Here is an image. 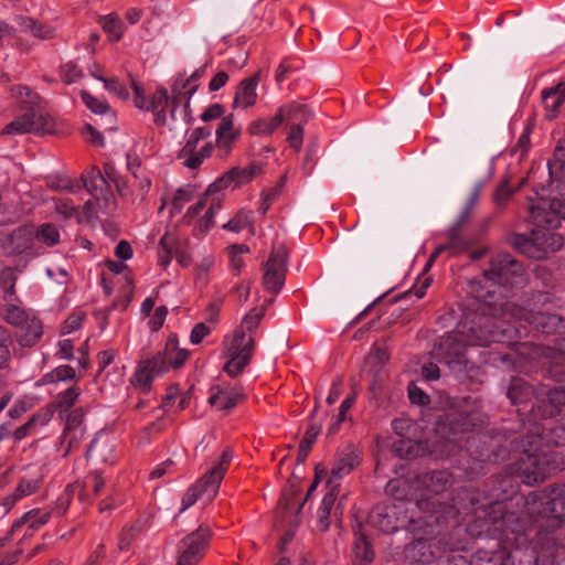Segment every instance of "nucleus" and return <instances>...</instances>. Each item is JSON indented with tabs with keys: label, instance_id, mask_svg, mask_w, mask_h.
<instances>
[{
	"label": "nucleus",
	"instance_id": "nucleus-1",
	"mask_svg": "<svg viewBox=\"0 0 565 565\" xmlns=\"http://www.w3.org/2000/svg\"><path fill=\"white\" fill-rule=\"evenodd\" d=\"M524 281L523 265L509 254H500L491 260L490 268L483 271V282H470V292L482 302L478 312L467 317L440 342L446 363L460 362L467 345L483 347L512 338L515 329L498 326V320H503L511 310L505 305H512L501 299L508 297L509 289Z\"/></svg>",
	"mask_w": 565,
	"mask_h": 565
},
{
	"label": "nucleus",
	"instance_id": "nucleus-2",
	"mask_svg": "<svg viewBox=\"0 0 565 565\" xmlns=\"http://www.w3.org/2000/svg\"><path fill=\"white\" fill-rule=\"evenodd\" d=\"M265 312L266 306L250 309L249 312L244 316L239 328L234 332L233 338L227 344L224 352L227 361L223 366V371L231 377L239 375L250 363L255 349V340L252 332L257 329Z\"/></svg>",
	"mask_w": 565,
	"mask_h": 565
},
{
	"label": "nucleus",
	"instance_id": "nucleus-3",
	"mask_svg": "<svg viewBox=\"0 0 565 565\" xmlns=\"http://www.w3.org/2000/svg\"><path fill=\"white\" fill-rule=\"evenodd\" d=\"M189 358L185 349H179L175 339H169L162 351L152 359L143 360L137 366L131 383L143 394L151 390L156 376L168 372L171 369L181 367Z\"/></svg>",
	"mask_w": 565,
	"mask_h": 565
},
{
	"label": "nucleus",
	"instance_id": "nucleus-4",
	"mask_svg": "<svg viewBox=\"0 0 565 565\" xmlns=\"http://www.w3.org/2000/svg\"><path fill=\"white\" fill-rule=\"evenodd\" d=\"M385 493L402 504L404 516L423 515L424 479L420 468L411 465L406 476L390 480L385 486Z\"/></svg>",
	"mask_w": 565,
	"mask_h": 565
},
{
	"label": "nucleus",
	"instance_id": "nucleus-5",
	"mask_svg": "<svg viewBox=\"0 0 565 565\" xmlns=\"http://www.w3.org/2000/svg\"><path fill=\"white\" fill-rule=\"evenodd\" d=\"M392 428L398 436L392 445L393 451L399 458L412 460L424 454V427L419 422L408 417L396 418L392 422Z\"/></svg>",
	"mask_w": 565,
	"mask_h": 565
},
{
	"label": "nucleus",
	"instance_id": "nucleus-6",
	"mask_svg": "<svg viewBox=\"0 0 565 565\" xmlns=\"http://www.w3.org/2000/svg\"><path fill=\"white\" fill-rule=\"evenodd\" d=\"M505 307H508V303L505 305ZM509 307H511V310L508 312V315H505V318L503 320H502V318L498 320L499 327H502V328L510 327L511 328V326H510L511 319H520V320L524 319L530 324H533L535 329H537L541 332L546 333V334L555 333L564 327L561 317H558L557 315L540 312V311L527 312L521 308L515 307L514 305H509ZM512 329H515L516 331H514L512 333L511 340L513 339V335L515 333L520 334V331L516 329V327H512ZM505 341H510V339L504 340L503 342H505Z\"/></svg>",
	"mask_w": 565,
	"mask_h": 565
},
{
	"label": "nucleus",
	"instance_id": "nucleus-7",
	"mask_svg": "<svg viewBox=\"0 0 565 565\" xmlns=\"http://www.w3.org/2000/svg\"><path fill=\"white\" fill-rule=\"evenodd\" d=\"M533 237H526L523 234H515L511 238V245L525 254L526 256L535 259H541L546 256L547 248L552 250L558 249L563 245L562 237L554 233H540L532 231Z\"/></svg>",
	"mask_w": 565,
	"mask_h": 565
},
{
	"label": "nucleus",
	"instance_id": "nucleus-8",
	"mask_svg": "<svg viewBox=\"0 0 565 565\" xmlns=\"http://www.w3.org/2000/svg\"><path fill=\"white\" fill-rule=\"evenodd\" d=\"M288 265V250L284 244L271 249L268 260L264 264L262 284L266 291L277 295L285 285Z\"/></svg>",
	"mask_w": 565,
	"mask_h": 565
},
{
	"label": "nucleus",
	"instance_id": "nucleus-9",
	"mask_svg": "<svg viewBox=\"0 0 565 565\" xmlns=\"http://www.w3.org/2000/svg\"><path fill=\"white\" fill-rule=\"evenodd\" d=\"M541 504L543 505V502ZM540 513L537 535L540 541H544L547 533L554 532L564 522L565 486L553 489L552 498L544 503V508Z\"/></svg>",
	"mask_w": 565,
	"mask_h": 565
},
{
	"label": "nucleus",
	"instance_id": "nucleus-10",
	"mask_svg": "<svg viewBox=\"0 0 565 565\" xmlns=\"http://www.w3.org/2000/svg\"><path fill=\"white\" fill-rule=\"evenodd\" d=\"M205 72V67H200L192 73L190 77L179 76L173 85H172V109L170 111V118L172 121L177 120L175 110L181 105L184 104L183 109V118L184 121L191 122V114H190V99L192 95L196 92L199 84L198 81L203 76Z\"/></svg>",
	"mask_w": 565,
	"mask_h": 565
},
{
	"label": "nucleus",
	"instance_id": "nucleus-11",
	"mask_svg": "<svg viewBox=\"0 0 565 565\" xmlns=\"http://www.w3.org/2000/svg\"><path fill=\"white\" fill-rule=\"evenodd\" d=\"M131 85L135 92V105L139 109L152 111L154 114V122L158 126L168 125V116L166 108L172 109L171 98L164 87H159L153 93L152 97L148 99L140 86L132 79Z\"/></svg>",
	"mask_w": 565,
	"mask_h": 565
},
{
	"label": "nucleus",
	"instance_id": "nucleus-12",
	"mask_svg": "<svg viewBox=\"0 0 565 565\" xmlns=\"http://www.w3.org/2000/svg\"><path fill=\"white\" fill-rule=\"evenodd\" d=\"M211 530L201 525L180 542L177 565H196L204 556L211 539Z\"/></svg>",
	"mask_w": 565,
	"mask_h": 565
},
{
	"label": "nucleus",
	"instance_id": "nucleus-13",
	"mask_svg": "<svg viewBox=\"0 0 565 565\" xmlns=\"http://www.w3.org/2000/svg\"><path fill=\"white\" fill-rule=\"evenodd\" d=\"M369 522L383 533H394L407 524L402 504H376L369 514Z\"/></svg>",
	"mask_w": 565,
	"mask_h": 565
},
{
	"label": "nucleus",
	"instance_id": "nucleus-14",
	"mask_svg": "<svg viewBox=\"0 0 565 565\" xmlns=\"http://www.w3.org/2000/svg\"><path fill=\"white\" fill-rule=\"evenodd\" d=\"M34 235V226H19L0 237V247L7 255L36 256L40 252L35 248Z\"/></svg>",
	"mask_w": 565,
	"mask_h": 565
},
{
	"label": "nucleus",
	"instance_id": "nucleus-15",
	"mask_svg": "<svg viewBox=\"0 0 565 565\" xmlns=\"http://www.w3.org/2000/svg\"><path fill=\"white\" fill-rule=\"evenodd\" d=\"M52 129L47 115L38 109H25V113L9 122L4 129L6 135L46 134Z\"/></svg>",
	"mask_w": 565,
	"mask_h": 565
},
{
	"label": "nucleus",
	"instance_id": "nucleus-16",
	"mask_svg": "<svg viewBox=\"0 0 565 565\" xmlns=\"http://www.w3.org/2000/svg\"><path fill=\"white\" fill-rule=\"evenodd\" d=\"M306 106L299 104H290L280 107L273 118H258L252 121L247 131L254 136L271 135L285 120L298 119V115L305 116Z\"/></svg>",
	"mask_w": 565,
	"mask_h": 565
},
{
	"label": "nucleus",
	"instance_id": "nucleus-17",
	"mask_svg": "<svg viewBox=\"0 0 565 565\" xmlns=\"http://www.w3.org/2000/svg\"><path fill=\"white\" fill-rule=\"evenodd\" d=\"M260 173L262 168L255 163H250L245 168H232L207 186L206 195L218 194L227 188H239L252 181Z\"/></svg>",
	"mask_w": 565,
	"mask_h": 565
},
{
	"label": "nucleus",
	"instance_id": "nucleus-18",
	"mask_svg": "<svg viewBox=\"0 0 565 565\" xmlns=\"http://www.w3.org/2000/svg\"><path fill=\"white\" fill-rule=\"evenodd\" d=\"M405 530L412 535V541L405 545L404 557L412 564L420 563L424 557V515H405Z\"/></svg>",
	"mask_w": 565,
	"mask_h": 565
},
{
	"label": "nucleus",
	"instance_id": "nucleus-19",
	"mask_svg": "<svg viewBox=\"0 0 565 565\" xmlns=\"http://www.w3.org/2000/svg\"><path fill=\"white\" fill-rule=\"evenodd\" d=\"M559 218L565 220V199H553L550 211L539 205L530 207V221L537 227L555 228L559 225Z\"/></svg>",
	"mask_w": 565,
	"mask_h": 565
},
{
	"label": "nucleus",
	"instance_id": "nucleus-20",
	"mask_svg": "<svg viewBox=\"0 0 565 565\" xmlns=\"http://www.w3.org/2000/svg\"><path fill=\"white\" fill-rule=\"evenodd\" d=\"M241 135V128L234 125L233 114L222 117L221 122L215 131L216 140L214 149L221 159L226 158L233 149V146Z\"/></svg>",
	"mask_w": 565,
	"mask_h": 565
},
{
	"label": "nucleus",
	"instance_id": "nucleus-21",
	"mask_svg": "<svg viewBox=\"0 0 565 565\" xmlns=\"http://www.w3.org/2000/svg\"><path fill=\"white\" fill-rule=\"evenodd\" d=\"M213 150L214 142L212 141H207L199 147V143L186 140L178 152V159L183 167L190 170H196L212 156Z\"/></svg>",
	"mask_w": 565,
	"mask_h": 565
},
{
	"label": "nucleus",
	"instance_id": "nucleus-22",
	"mask_svg": "<svg viewBox=\"0 0 565 565\" xmlns=\"http://www.w3.org/2000/svg\"><path fill=\"white\" fill-rule=\"evenodd\" d=\"M359 463L360 452L358 449L351 444L344 446L337 452L329 480H333V484H339L338 481L348 476Z\"/></svg>",
	"mask_w": 565,
	"mask_h": 565
},
{
	"label": "nucleus",
	"instance_id": "nucleus-23",
	"mask_svg": "<svg viewBox=\"0 0 565 565\" xmlns=\"http://www.w3.org/2000/svg\"><path fill=\"white\" fill-rule=\"evenodd\" d=\"M522 465L524 482L530 486L544 481L550 472V460L546 455L527 454Z\"/></svg>",
	"mask_w": 565,
	"mask_h": 565
},
{
	"label": "nucleus",
	"instance_id": "nucleus-24",
	"mask_svg": "<svg viewBox=\"0 0 565 565\" xmlns=\"http://www.w3.org/2000/svg\"><path fill=\"white\" fill-rule=\"evenodd\" d=\"M405 373L411 376L407 384V393L411 403L419 406L424 405V391L418 385L424 381V364L417 360H409L405 366Z\"/></svg>",
	"mask_w": 565,
	"mask_h": 565
},
{
	"label": "nucleus",
	"instance_id": "nucleus-25",
	"mask_svg": "<svg viewBox=\"0 0 565 565\" xmlns=\"http://www.w3.org/2000/svg\"><path fill=\"white\" fill-rule=\"evenodd\" d=\"M258 82L259 73H256L250 77L244 78L238 84L233 103L234 108L246 109L256 104Z\"/></svg>",
	"mask_w": 565,
	"mask_h": 565
},
{
	"label": "nucleus",
	"instance_id": "nucleus-26",
	"mask_svg": "<svg viewBox=\"0 0 565 565\" xmlns=\"http://www.w3.org/2000/svg\"><path fill=\"white\" fill-rule=\"evenodd\" d=\"M328 493L323 497L317 511L318 525L321 531H327L330 526V513L334 505L340 484H333V480H328Z\"/></svg>",
	"mask_w": 565,
	"mask_h": 565
},
{
	"label": "nucleus",
	"instance_id": "nucleus-27",
	"mask_svg": "<svg viewBox=\"0 0 565 565\" xmlns=\"http://www.w3.org/2000/svg\"><path fill=\"white\" fill-rule=\"evenodd\" d=\"M223 479L224 476L221 469L211 468L196 480L194 486L202 495H206L209 500H213L218 492Z\"/></svg>",
	"mask_w": 565,
	"mask_h": 565
},
{
	"label": "nucleus",
	"instance_id": "nucleus-28",
	"mask_svg": "<svg viewBox=\"0 0 565 565\" xmlns=\"http://www.w3.org/2000/svg\"><path fill=\"white\" fill-rule=\"evenodd\" d=\"M542 100L547 111L548 119L555 118L559 107L565 102V83L544 89L542 92Z\"/></svg>",
	"mask_w": 565,
	"mask_h": 565
},
{
	"label": "nucleus",
	"instance_id": "nucleus-29",
	"mask_svg": "<svg viewBox=\"0 0 565 565\" xmlns=\"http://www.w3.org/2000/svg\"><path fill=\"white\" fill-rule=\"evenodd\" d=\"M355 542L353 545V565H370L374 559V552L370 542L361 533H355Z\"/></svg>",
	"mask_w": 565,
	"mask_h": 565
},
{
	"label": "nucleus",
	"instance_id": "nucleus-30",
	"mask_svg": "<svg viewBox=\"0 0 565 565\" xmlns=\"http://www.w3.org/2000/svg\"><path fill=\"white\" fill-rule=\"evenodd\" d=\"M19 329V343L22 347L34 345L43 334L42 323L34 315L30 317V321L24 324V328Z\"/></svg>",
	"mask_w": 565,
	"mask_h": 565
},
{
	"label": "nucleus",
	"instance_id": "nucleus-31",
	"mask_svg": "<svg viewBox=\"0 0 565 565\" xmlns=\"http://www.w3.org/2000/svg\"><path fill=\"white\" fill-rule=\"evenodd\" d=\"M135 182L132 184V204L140 205L146 202L151 189V179L145 172H132Z\"/></svg>",
	"mask_w": 565,
	"mask_h": 565
},
{
	"label": "nucleus",
	"instance_id": "nucleus-32",
	"mask_svg": "<svg viewBox=\"0 0 565 565\" xmlns=\"http://www.w3.org/2000/svg\"><path fill=\"white\" fill-rule=\"evenodd\" d=\"M76 372L71 365H60L52 370L51 372L45 373L38 382L36 386L72 381L75 380Z\"/></svg>",
	"mask_w": 565,
	"mask_h": 565
},
{
	"label": "nucleus",
	"instance_id": "nucleus-33",
	"mask_svg": "<svg viewBox=\"0 0 565 565\" xmlns=\"http://www.w3.org/2000/svg\"><path fill=\"white\" fill-rule=\"evenodd\" d=\"M84 186L94 198L98 199L108 190V182L100 170L93 169L84 179Z\"/></svg>",
	"mask_w": 565,
	"mask_h": 565
},
{
	"label": "nucleus",
	"instance_id": "nucleus-34",
	"mask_svg": "<svg viewBox=\"0 0 565 565\" xmlns=\"http://www.w3.org/2000/svg\"><path fill=\"white\" fill-rule=\"evenodd\" d=\"M486 180H480V181H477L471 190V193L458 217V223L459 224H462L465 222H467L475 209L477 207L478 203H479V200H480V195H481V192L486 185Z\"/></svg>",
	"mask_w": 565,
	"mask_h": 565
},
{
	"label": "nucleus",
	"instance_id": "nucleus-35",
	"mask_svg": "<svg viewBox=\"0 0 565 565\" xmlns=\"http://www.w3.org/2000/svg\"><path fill=\"white\" fill-rule=\"evenodd\" d=\"M11 96L15 98L22 109H36L39 95L31 90L28 86L15 85L10 88Z\"/></svg>",
	"mask_w": 565,
	"mask_h": 565
},
{
	"label": "nucleus",
	"instance_id": "nucleus-36",
	"mask_svg": "<svg viewBox=\"0 0 565 565\" xmlns=\"http://www.w3.org/2000/svg\"><path fill=\"white\" fill-rule=\"evenodd\" d=\"M34 234L35 248L38 249V243H43L47 246H54L60 242L58 230L51 223H45L42 224L39 228H34Z\"/></svg>",
	"mask_w": 565,
	"mask_h": 565
},
{
	"label": "nucleus",
	"instance_id": "nucleus-37",
	"mask_svg": "<svg viewBox=\"0 0 565 565\" xmlns=\"http://www.w3.org/2000/svg\"><path fill=\"white\" fill-rule=\"evenodd\" d=\"M81 392L82 391L77 385H73L67 390L60 392L54 399V407L60 412H67L77 402Z\"/></svg>",
	"mask_w": 565,
	"mask_h": 565
},
{
	"label": "nucleus",
	"instance_id": "nucleus-38",
	"mask_svg": "<svg viewBox=\"0 0 565 565\" xmlns=\"http://www.w3.org/2000/svg\"><path fill=\"white\" fill-rule=\"evenodd\" d=\"M320 430H321V426L316 425V424L310 425L309 428L306 430L305 437H303L302 441L300 443L299 449H298V457H297L298 462H303L306 460V458L308 457V455L311 450L313 443L316 441L318 435L320 434Z\"/></svg>",
	"mask_w": 565,
	"mask_h": 565
},
{
	"label": "nucleus",
	"instance_id": "nucleus-39",
	"mask_svg": "<svg viewBox=\"0 0 565 565\" xmlns=\"http://www.w3.org/2000/svg\"><path fill=\"white\" fill-rule=\"evenodd\" d=\"M308 120V110L306 109L305 116L301 114L298 115V119H292V125L290 126V131L288 134L287 140L290 143V146L296 150L299 151L302 146V139H303V129H302V122H306Z\"/></svg>",
	"mask_w": 565,
	"mask_h": 565
},
{
	"label": "nucleus",
	"instance_id": "nucleus-40",
	"mask_svg": "<svg viewBox=\"0 0 565 565\" xmlns=\"http://www.w3.org/2000/svg\"><path fill=\"white\" fill-rule=\"evenodd\" d=\"M532 394V388L521 379H514L508 391V397L513 404L526 402Z\"/></svg>",
	"mask_w": 565,
	"mask_h": 565
},
{
	"label": "nucleus",
	"instance_id": "nucleus-41",
	"mask_svg": "<svg viewBox=\"0 0 565 565\" xmlns=\"http://www.w3.org/2000/svg\"><path fill=\"white\" fill-rule=\"evenodd\" d=\"M547 401L552 405L550 411L544 413V416H554L563 412L565 408V388L556 386L547 392Z\"/></svg>",
	"mask_w": 565,
	"mask_h": 565
},
{
	"label": "nucleus",
	"instance_id": "nucleus-42",
	"mask_svg": "<svg viewBox=\"0 0 565 565\" xmlns=\"http://www.w3.org/2000/svg\"><path fill=\"white\" fill-rule=\"evenodd\" d=\"M50 419H51V414H49V413L34 414L26 423H24L22 426L18 427L13 431V437H14L15 441H21L22 439H24L29 435L31 428L33 426H35L36 424H40L43 426Z\"/></svg>",
	"mask_w": 565,
	"mask_h": 565
},
{
	"label": "nucleus",
	"instance_id": "nucleus-43",
	"mask_svg": "<svg viewBox=\"0 0 565 565\" xmlns=\"http://www.w3.org/2000/svg\"><path fill=\"white\" fill-rule=\"evenodd\" d=\"M253 212L241 210L232 220L223 225V228L238 233L246 227H252Z\"/></svg>",
	"mask_w": 565,
	"mask_h": 565
},
{
	"label": "nucleus",
	"instance_id": "nucleus-44",
	"mask_svg": "<svg viewBox=\"0 0 565 565\" xmlns=\"http://www.w3.org/2000/svg\"><path fill=\"white\" fill-rule=\"evenodd\" d=\"M390 359L387 348L384 342L374 343L366 356V364L374 367H382Z\"/></svg>",
	"mask_w": 565,
	"mask_h": 565
},
{
	"label": "nucleus",
	"instance_id": "nucleus-45",
	"mask_svg": "<svg viewBox=\"0 0 565 565\" xmlns=\"http://www.w3.org/2000/svg\"><path fill=\"white\" fill-rule=\"evenodd\" d=\"M32 316V312L25 311L18 306H9L4 313L6 321L17 328H24V324L30 321Z\"/></svg>",
	"mask_w": 565,
	"mask_h": 565
},
{
	"label": "nucleus",
	"instance_id": "nucleus-46",
	"mask_svg": "<svg viewBox=\"0 0 565 565\" xmlns=\"http://www.w3.org/2000/svg\"><path fill=\"white\" fill-rule=\"evenodd\" d=\"M41 484V478H21L14 489L15 498H20L21 500L35 493L40 489Z\"/></svg>",
	"mask_w": 565,
	"mask_h": 565
},
{
	"label": "nucleus",
	"instance_id": "nucleus-47",
	"mask_svg": "<svg viewBox=\"0 0 565 565\" xmlns=\"http://www.w3.org/2000/svg\"><path fill=\"white\" fill-rule=\"evenodd\" d=\"M50 519L51 511L41 512L39 509H33L22 516L21 522L28 523L29 527L35 531L41 526L45 525L50 521Z\"/></svg>",
	"mask_w": 565,
	"mask_h": 565
},
{
	"label": "nucleus",
	"instance_id": "nucleus-48",
	"mask_svg": "<svg viewBox=\"0 0 565 565\" xmlns=\"http://www.w3.org/2000/svg\"><path fill=\"white\" fill-rule=\"evenodd\" d=\"M103 30L110 35L114 41H119L122 35L121 22L115 14H107L100 18Z\"/></svg>",
	"mask_w": 565,
	"mask_h": 565
},
{
	"label": "nucleus",
	"instance_id": "nucleus-49",
	"mask_svg": "<svg viewBox=\"0 0 565 565\" xmlns=\"http://www.w3.org/2000/svg\"><path fill=\"white\" fill-rule=\"evenodd\" d=\"M221 209V195L214 194L212 202L207 207L204 217L200 222V228L203 233H206L214 225V216Z\"/></svg>",
	"mask_w": 565,
	"mask_h": 565
},
{
	"label": "nucleus",
	"instance_id": "nucleus-50",
	"mask_svg": "<svg viewBox=\"0 0 565 565\" xmlns=\"http://www.w3.org/2000/svg\"><path fill=\"white\" fill-rule=\"evenodd\" d=\"M12 343L11 335L8 330L0 326V367H8L11 353L10 345Z\"/></svg>",
	"mask_w": 565,
	"mask_h": 565
},
{
	"label": "nucleus",
	"instance_id": "nucleus-51",
	"mask_svg": "<svg viewBox=\"0 0 565 565\" xmlns=\"http://www.w3.org/2000/svg\"><path fill=\"white\" fill-rule=\"evenodd\" d=\"M81 98L85 106L95 114H106L109 110V105L105 99L96 98L86 90L81 92Z\"/></svg>",
	"mask_w": 565,
	"mask_h": 565
},
{
	"label": "nucleus",
	"instance_id": "nucleus-52",
	"mask_svg": "<svg viewBox=\"0 0 565 565\" xmlns=\"http://www.w3.org/2000/svg\"><path fill=\"white\" fill-rule=\"evenodd\" d=\"M46 185L55 191L75 192L79 186L75 185L73 180L66 175H53L46 181Z\"/></svg>",
	"mask_w": 565,
	"mask_h": 565
},
{
	"label": "nucleus",
	"instance_id": "nucleus-53",
	"mask_svg": "<svg viewBox=\"0 0 565 565\" xmlns=\"http://www.w3.org/2000/svg\"><path fill=\"white\" fill-rule=\"evenodd\" d=\"M86 429H73L72 431L63 430L61 444L66 445V456L72 449L77 447L85 436Z\"/></svg>",
	"mask_w": 565,
	"mask_h": 565
},
{
	"label": "nucleus",
	"instance_id": "nucleus-54",
	"mask_svg": "<svg viewBox=\"0 0 565 565\" xmlns=\"http://www.w3.org/2000/svg\"><path fill=\"white\" fill-rule=\"evenodd\" d=\"M83 76V71L73 62H67L61 66V77L66 84L75 83Z\"/></svg>",
	"mask_w": 565,
	"mask_h": 565
},
{
	"label": "nucleus",
	"instance_id": "nucleus-55",
	"mask_svg": "<svg viewBox=\"0 0 565 565\" xmlns=\"http://www.w3.org/2000/svg\"><path fill=\"white\" fill-rule=\"evenodd\" d=\"M65 427L64 430L72 431L73 429H85L84 422V412L82 408H76L71 411L65 416Z\"/></svg>",
	"mask_w": 565,
	"mask_h": 565
},
{
	"label": "nucleus",
	"instance_id": "nucleus-56",
	"mask_svg": "<svg viewBox=\"0 0 565 565\" xmlns=\"http://www.w3.org/2000/svg\"><path fill=\"white\" fill-rule=\"evenodd\" d=\"M214 265L213 256H204L201 262L195 266V279L198 282L205 285L210 269Z\"/></svg>",
	"mask_w": 565,
	"mask_h": 565
},
{
	"label": "nucleus",
	"instance_id": "nucleus-57",
	"mask_svg": "<svg viewBox=\"0 0 565 565\" xmlns=\"http://www.w3.org/2000/svg\"><path fill=\"white\" fill-rule=\"evenodd\" d=\"M429 481L430 484L426 482V488L431 487V491L436 493L444 491L450 484L449 475L445 471L431 473Z\"/></svg>",
	"mask_w": 565,
	"mask_h": 565
},
{
	"label": "nucleus",
	"instance_id": "nucleus-58",
	"mask_svg": "<svg viewBox=\"0 0 565 565\" xmlns=\"http://www.w3.org/2000/svg\"><path fill=\"white\" fill-rule=\"evenodd\" d=\"M105 179L110 182H113L118 192L120 194H124V189L126 186L122 178L120 177L119 172L117 171V169L114 167V164L109 163V162H106L104 164V172H103Z\"/></svg>",
	"mask_w": 565,
	"mask_h": 565
},
{
	"label": "nucleus",
	"instance_id": "nucleus-59",
	"mask_svg": "<svg viewBox=\"0 0 565 565\" xmlns=\"http://www.w3.org/2000/svg\"><path fill=\"white\" fill-rule=\"evenodd\" d=\"M243 398L244 395L239 392L223 391L220 411H230L234 408Z\"/></svg>",
	"mask_w": 565,
	"mask_h": 565
},
{
	"label": "nucleus",
	"instance_id": "nucleus-60",
	"mask_svg": "<svg viewBox=\"0 0 565 565\" xmlns=\"http://www.w3.org/2000/svg\"><path fill=\"white\" fill-rule=\"evenodd\" d=\"M77 487V484H67L64 492L57 498L55 510L58 513L64 514L67 511L72 500V495Z\"/></svg>",
	"mask_w": 565,
	"mask_h": 565
},
{
	"label": "nucleus",
	"instance_id": "nucleus-61",
	"mask_svg": "<svg viewBox=\"0 0 565 565\" xmlns=\"http://www.w3.org/2000/svg\"><path fill=\"white\" fill-rule=\"evenodd\" d=\"M84 320V315L82 312H73L70 315L62 326V334H68L76 330H78L82 327Z\"/></svg>",
	"mask_w": 565,
	"mask_h": 565
},
{
	"label": "nucleus",
	"instance_id": "nucleus-62",
	"mask_svg": "<svg viewBox=\"0 0 565 565\" xmlns=\"http://www.w3.org/2000/svg\"><path fill=\"white\" fill-rule=\"evenodd\" d=\"M103 83H104V86H105L106 90H108L109 93L115 94L120 99H128L129 98V93H128L127 88L117 78H105L103 81Z\"/></svg>",
	"mask_w": 565,
	"mask_h": 565
},
{
	"label": "nucleus",
	"instance_id": "nucleus-63",
	"mask_svg": "<svg viewBox=\"0 0 565 565\" xmlns=\"http://www.w3.org/2000/svg\"><path fill=\"white\" fill-rule=\"evenodd\" d=\"M193 198V190L190 186L180 188L177 190L173 199L172 205L177 212H180L183 207V204L190 202Z\"/></svg>",
	"mask_w": 565,
	"mask_h": 565
},
{
	"label": "nucleus",
	"instance_id": "nucleus-64",
	"mask_svg": "<svg viewBox=\"0 0 565 565\" xmlns=\"http://www.w3.org/2000/svg\"><path fill=\"white\" fill-rule=\"evenodd\" d=\"M213 196L214 195H206L205 192L204 195L194 205L188 209L183 216L184 222H186L188 224L191 223V221L206 207L207 199Z\"/></svg>",
	"mask_w": 565,
	"mask_h": 565
}]
</instances>
